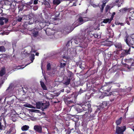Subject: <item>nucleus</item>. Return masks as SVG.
<instances>
[{
	"instance_id": "1",
	"label": "nucleus",
	"mask_w": 134,
	"mask_h": 134,
	"mask_svg": "<svg viewBox=\"0 0 134 134\" xmlns=\"http://www.w3.org/2000/svg\"><path fill=\"white\" fill-rule=\"evenodd\" d=\"M91 100L89 97L87 98L85 102H83L81 104V107L83 110H88V112H91L92 109L91 107V104H90Z\"/></svg>"
},
{
	"instance_id": "2",
	"label": "nucleus",
	"mask_w": 134,
	"mask_h": 134,
	"mask_svg": "<svg viewBox=\"0 0 134 134\" xmlns=\"http://www.w3.org/2000/svg\"><path fill=\"white\" fill-rule=\"evenodd\" d=\"M36 24L35 25V27L36 29L40 30L48 24L47 22L45 20L42 19V20L39 19L36 20L35 21Z\"/></svg>"
},
{
	"instance_id": "3",
	"label": "nucleus",
	"mask_w": 134,
	"mask_h": 134,
	"mask_svg": "<svg viewBox=\"0 0 134 134\" xmlns=\"http://www.w3.org/2000/svg\"><path fill=\"white\" fill-rule=\"evenodd\" d=\"M124 41L129 47H131L133 48H134L133 44L134 41L133 39L131 37H129L128 34L126 35L125 37Z\"/></svg>"
},
{
	"instance_id": "4",
	"label": "nucleus",
	"mask_w": 134,
	"mask_h": 134,
	"mask_svg": "<svg viewBox=\"0 0 134 134\" xmlns=\"http://www.w3.org/2000/svg\"><path fill=\"white\" fill-rule=\"evenodd\" d=\"M126 129V127L125 126L119 127L116 126V133L117 134H124V132Z\"/></svg>"
},
{
	"instance_id": "5",
	"label": "nucleus",
	"mask_w": 134,
	"mask_h": 134,
	"mask_svg": "<svg viewBox=\"0 0 134 134\" xmlns=\"http://www.w3.org/2000/svg\"><path fill=\"white\" fill-rule=\"evenodd\" d=\"M113 81L109 82L106 84L104 85L101 87V89L104 91L109 92L110 90L111 86L109 85L110 84L113 83Z\"/></svg>"
},
{
	"instance_id": "6",
	"label": "nucleus",
	"mask_w": 134,
	"mask_h": 134,
	"mask_svg": "<svg viewBox=\"0 0 134 134\" xmlns=\"http://www.w3.org/2000/svg\"><path fill=\"white\" fill-rule=\"evenodd\" d=\"M122 53L121 54L120 57L121 58L123 57L128 54H130V52L131 51V48L129 47L126 49H122Z\"/></svg>"
},
{
	"instance_id": "7",
	"label": "nucleus",
	"mask_w": 134,
	"mask_h": 134,
	"mask_svg": "<svg viewBox=\"0 0 134 134\" xmlns=\"http://www.w3.org/2000/svg\"><path fill=\"white\" fill-rule=\"evenodd\" d=\"M82 37L80 38L79 37L77 38H76V39H71V43L72 42H74L75 44H80V43H82L85 39V37L83 35H82Z\"/></svg>"
},
{
	"instance_id": "8",
	"label": "nucleus",
	"mask_w": 134,
	"mask_h": 134,
	"mask_svg": "<svg viewBox=\"0 0 134 134\" xmlns=\"http://www.w3.org/2000/svg\"><path fill=\"white\" fill-rule=\"evenodd\" d=\"M63 58L65 59H66V61H65L63 59H62L60 63V68H63L64 69L65 68V66L66 65V64L67 62V60L69 58L68 56H63Z\"/></svg>"
},
{
	"instance_id": "9",
	"label": "nucleus",
	"mask_w": 134,
	"mask_h": 134,
	"mask_svg": "<svg viewBox=\"0 0 134 134\" xmlns=\"http://www.w3.org/2000/svg\"><path fill=\"white\" fill-rule=\"evenodd\" d=\"M72 100H69L66 98H64V102L69 107H71L74 106L73 104L74 103V102Z\"/></svg>"
},
{
	"instance_id": "10",
	"label": "nucleus",
	"mask_w": 134,
	"mask_h": 134,
	"mask_svg": "<svg viewBox=\"0 0 134 134\" xmlns=\"http://www.w3.org/2000/svg\"><path fill=\"white\" fill-rule=\"evenodd\" d=\"M34 129L36 132L40 133H41L42 132V127L40 125H35L34 126Z\"/></svg>"
},
{
	"instance_id": "11",
	"label": "nucleus",
	"mask_w": 134,
	"mask_h": 134,
	"mask_svg": "<svg viewBox=\"0 0 134 134\" xmlns=\"http://www.w3.org/2000/svg\"><path fill=\"white\" fill-rule=\"evenodd\" d=\"M66 79H65L64 81V84L67 86L69 85L70 82L71 81L72 78H70L69 77H66Z\"/></svg>"
},
{
	"instance_id": "12",
	"label": "nucleus",
	"mask_w": 134,
	"mask_h": 134,
	"mask_svg": "<svg viewBox=\"0 0 134 134\" xmlns=\"http://www.w3.org/2000/svg\"><path fill=\"white\" fill-rule=\"evenodd\" d=\"M76 97L77 96H76L75 94L74 93H73L71 95H69L68 96L64 98H66L68 99H71L72 100H75L76 99Z\"/></svg>"
},
{
	"instance_id": "13",
	"label": "nucleus",
	"mask_w": 134,
	"mask_h": 134,
	"mask_svg": "<svg viewBox=\"0 0 134 134\" xmlns=\"http://www.w3.org/2000/svg\"><path fill=\"white\" fill-rule=\"evenodd\" d=\"M49 105V103H42V109L43 111H44V110L46 109Z\"/></svg>"
},
{
	"instance_id": "14",
	"label": "nucleus",
	"mask_w": 134,
	"mask_h": 134,
	"mask_svg": "<svg viewBox=\"0 0 134 134\" xmlns=\"http://www.w3.org/2000/svg\"><path fill=\"white\" fill-rule=\"evenodd\" d=\"M3 1L5 5L11 6L13 2L12 0H3Z\"/></svg>"
},
{
	"instance_id": "15",
	"label": "nucleus",
	"mask_w": 134,
	"mask_h": 134,
	"mask_svg": "<svg viewBox=\"0 0 134 134\" xmlns=\"http://www.w3.org/2000/svg\"><path fill=\"white\" fill-rule=\"evenodd\" d=\"M108 103L106 101H104L103 102L102 104L100 105V107L102 108H105V109L108 108Z\"/></svg>"
},
{
	"instance_id": "16",
	"label": "nucleus",
	"mask_w": 134,
	"mask_h": 134,
	"mask_svg": "<svg viewBox=\"0 0 134 134\" xmlns=\"http://www.w3.org/2000/svg\"><path fill=\"white\" fill-rule=\"evenodd\" d=\"M122 119V117H121L118 119L116 120L115 122L116 126H118L119 125H120L121 124Z\"/></svg>"
},
{
	"instance_id": "17",
	"label": "nucleus",
	"mask_w": 134,
	"mask_h": 134,
	"mask_svg": "<svg viewBox=\"0 0 134 134\" xmlns=\"http://www.w3.org/2000/svg\"><path fill=\"white\" fill-rule=\"evenodd\" d=\"M41 86L43 90H47V88L44 84V83L42 81H40Z\"/></svg>"
},
{
	"instance_id": "18",
	"label": "nucleus",
	"mask_w": 134,
	"mask_h": 134,
	"mask_svg": "<svg viewBox=\"0 0 134 134\" xmlns=\"http://www.w3.org/2000/svg\"><path fill=\"white\" fill-rule=\"evenodd\" d=\"M115 47L119 49V50H121L122 48V46L120 43H117L115 44Z\"/></svg>"
},
{
	"instance_id": "19",
	"label": "nucleus",
	"mask_w": 134,
	"mask_h": 134,
	"mask_svg": "<svg viewBox=\"0 0 134 134\" xmlns=\"http://www.w3.org/2000/svg\"><path fill=\"white\" fill-rule=\"evenodd\" d=\"M29 128V126L25 125L22 126L21 127V130L23 131H27Z\"/></svg>"
},
{
	"instance_id": "20",
	"label": "nucleus",
	"mask_w": 134,
	"mask_h": 134,
	"mask_svg": "<svg viewBox=\"0 0 134 134\" xmlns=\"http://www.w3.org/2000/svg\"><path fill=\"white\" fill-rule=\"evenodd\" d=\"M49 3L50 2L49 1H47L46 0H45L44 1V4L48 8H50L51 7V5Z\"/></svg>"
},
{
	"instance_id": "21",
	"label": "nucleus",
	"mask_w": 134,
	"mask_h": 134,
	"mask_svg": "<svg viewBox=\"0 0 134 134\" xmlns=\"http://www.w3.org/2000/svg\"><path fill=\"white\" fill-rule=\"evenodd\" d=\"M42 103H41L40 102H36V107L37 108L40 109L41 108H42Z\"/></svg>"
},
{
	"instance_id": "22",
	"label": "nucleus",
	"mask_w": 134,
	"mask_h": 134,
	"mask_svg": "<svg viewBox=\"0 0 134 134\" xmlns=\"http://www.w3.org/2000/svg\"><path fill=\"white\" fill-rule=\"evenodd\" d=\"M5 69L4 68H2L0 71V76H2L5 73Z\"/></svg>"
},
{
	"instance_id": "23",
	"label": "nucleus",
	"mask_w": 134,
	"mask_h": 134,
	"mask_svg": "<svg viewBox=\"0 0 134 134\" xmlns=\"http://www.w3.org/2000/svg\"><path fill=\"white\" fill-rule=\"evenodd\" d=\"M32 34L33 36L34 37H36L38 35V31H35L34 30Z\"/></svg>"
},
{
	"instance_id": "24",
	"label": "nucleus",
	"mask_w": 134,
	"mask_h": 134,
	"mask_svg": "<svg viewBox=\"0 0 134 134\" xmlns=\"http://www.w3.org/2000/svg\"><path fill=\"white\" fill-rule=\"evenodd\" d=\"M67 72L68 77H69L70 78H72L71 77L73 75L71 71L68 70H67Z\"/></svg>"
},
{
	"instance_id": "25",
	"label": "nucleus",
	"mask_w": 134,
	"mask_h": 134,
	"mask_svg": "<svg viewBox=\"0 0 134 134\" xmlns=\"http://www.w3.org/2000/svg\"><path fill=\"white\" fill-rule=\"evenodd\" d=\"M61 2L60 0H54L53 1V3L55 5H58Z\"/></svg>"
},
{
	"instance_id": "26",
	"label": "nucleus",
	"mask_w": 134,
	"mask_h": 134,
	"mask_svg": "<svg viewBox=\"0 0 134 134\" xmlns=\"http://www.w3.org/2000/svg\"><path fill=\"white\" fill-rule=\"evenodd\" d=\"M36 20H34L33 18L31 19L29 21V25H31L33 24H36V23H35V21H36Z\"/></svg>"
},
{
	"instance_id": "27",
	"label": "nucleus",
	"mask_w": 134,
	"mask_h": 134,
	"mask_svg": "<svg viewBox=\"0 0 134 134\" xmlns=\"http://www.w3.org/2000/svg\"><path fill=\"white\" fill-rule=\"evenodd\" d=\"M6 51V49L3 46H0V52H4Z\"/></svg>"
},
{
	"instance_id": "28",
	"label": "nucleus",
	"mask_w": 134,
	"mask_h": 134,
	"mask_svg": "<svg viewBox=\"0 0 134 134\" xmlns=\"http://www.w3.org/2000/svg\"><path fill=\"white\" fill-rule=\"evenodd\" d=\"M81 47L82 48H85L87 47L88 45L87 43H86L84 42V43H81Z\"/></svg>"
},
{
	"instance_id": "29",
	"label": "nucleus",
	"mask_w": 134,
	"mask_h": 134,
	"mask_svg": "<svg viewBox=\"0 0 134 134\" xmlns=\"http://www.w3.org/2000/svg\"><path fill=\"white\" fill-rule=\"evenodd\" d=\"M110 20L108 18H106L104 19L103 20L102 22V23H110L111 22H109Z\"/></svg>"
},
{
	"instance_id": "30",
	"label": "nucleus",
	"mask_w": 134,
	"mask_h": 134,
	"mask_svg": "<svg viewBox=\"0 0 134 134\" xmlns=\"http://www.w3.org/2000/svg\"><path fill=\"white\" fill-rule=\"evenodd\" d=\"M106 2L103 3V4L101 5V8H100V11L101 12H102L104 7L105 5Z\"/></svg>"
},
{
	"instance_id": "31",
	"label": "nucleus",
	"mask_w": 134,
	"mask_h": 134,
	"mask_svg": "<svg viewBox=\"0 0 134 134\" xmlns=\"http://www.w3.org/2000/svg\"><path fill=\"white\" fill-rule=\"evenodd\" d=\"M7 55L6 54H0V58H7Z\"/></svg>"
},
{
	"instance_id": "32",
	"label": "nucleus",
	"mask_w": 134,
	"mask_h": 134,
	"mask_svg": "<svg viewBox=\"0 0 134 134\" xmlns=\"http://www.w3.org/2000/svg\"><path fill=\"white\" fill-rule=\"evenodd\" d=\"M4 17H2L0 18V25H3L4 22L3 21V20L4 19Z\"/></svg>"
},
{
	"instance_id": "33",
	"label": "nucleus",
	"mask_w": 134,
	"mask_h": 134,
	"mask_svg": "<svg viewBox=\"0 0 134 134\" xmlns=\"http://www.w3.org/2000/svg\"><path fill=\"white\" fill-rule=\"evenodd\" d=\"M35 59V55L34 54H31L30 56V59L32 62Z\"/></svg>"
},
{
	"instance_id": "34",
	"label": "nucleus",
	"mask_w": 134,
	"mask_h": 134,
	"mask_svg": "<svg viewBox=\"0 0 134 134\" xmlns=\"http://www.w3.org/2000/svg\"><path fill=\"white\" fill-rule=\"evenodd\" d=\"M109 94L110 95H113V96H115L117 95L118 93L116 91H113L112 92H110Z\"/></svg>"
},
{
	"instance_id": "35",
	"label": "nucleus",
	"mask_w": 134,
	"mask_h": 134,
	"mask_svg": "<svg viewBox=\"0 0 134 134\" xmlns=\"http://www.w3.org/2000/svg\"><path fill=\"white\" fill-rule=\"evenodd\" d=\"M72 130H73V129H69L68 130H65V131L66 132V134H70L71 132V131Z\"/></svg>"
},
{
	"instance_id": "36",
	"label": "nucleus",
	"mask_w": 134,
	"mask_h": 134,
	"mask_svg": "<svg viewBox=\"0 0 134 134\" xmlns=\"http://www.w3.org/2000/svg\"><path fill=\"white\" fill-rule=\"evenodd\" d=\"M78 21L81 23H83V22H84L85 21H84V20L83 19V18L81 17H80L78 19Z\"/></svg>"
},
{
	"instance_id": "37",
	"label": "nucleus",
	"mask_w": 134,
	"mask_h": 134,
	"mask_svg": "<svg viewBox=\"0 0 134 134\" xmlns=\"http://www.w3.org/2000/svg\"><path fill=\"white\" fill-rule=\"evenodd\" d=\"M69 27H66L64 28V32L65 33V32H68V33H69L70 32H69Z\"/></svg>"
},
{
	"instance_id": "38",
	"label": "nucleus",
	"mask_w": 134,
	"mask_h": 134,
	"mask_svg": "<svg viewBox=\"0 0 134 134\" xmlns=\"http://www.w3.org/2000/svg\"><path fill=\"white\" fill-rule=\"evenodd\" d=\"M51 69V66L49 63H48L47 65V70H50Z\"/></svg>"
},
{
	"instance_id": "39",
	"label": "nucleus",
	"mask_w": 134,
	"mask_h": 134,
	"mask_svg": "<svg viewBox=\"0 0 134 134\" xmlns=\"http://www.w3.org/2000/svg\"><path fill=\"white\" fill-rule=\"evenodd\" d=\"M82 109H80L79 108H76V110L79 113H80L82 111Z\"/></svg>"
},
{
	"instance_id": "40",
	"label": "nucleus",
	"mask_w": 134,
	"mask_h": 134,
	"mask_svg": "<svg viewBox=\"0 0 134 134\" xmlns=\"http://www.w3.org/2000/svg\"><path fill=\"white\" fill-rule=\"evenodd\" d=\"M24 106L25 107L30 108H32V105L30 104H25L24 105Z\"/></svg>"
},
{
	"instance_id": "41",
	"label": "nucleus",
	"mask_w": 134,
	"mask_h": 134,
	"mask_svg": "<svg viewBox=\"0 0 134 134\" xmlns=\"http://www.w3.org/2000/svg\"><path fill=\"white\" fill-rule=\"evenodd\" d=\"M129 19L130 20H134V13H133L131 16L129 17Z\"/></svg>"
},
{
	"instance_id": "42",
	"label": "nucleus",
	"mask_w": 134,
	"mask_h": 134,
	"mask_svg": "<svg viewBox=\"0 0 134 134\" xmlns=\"http://www.w3.org/2000/svg\"><path fill=\"white\" fill-rule=\"evenodd\" d=\"M4 19H3V20H4V21L5 22V23H6L8 21V18H5L4 17Z\"/></svg>"
},
{
	"instance_id": "43",
	"label": "nucleus",
	"mask_w": 134,
	"mask_h": 134,
	"mask_svg": "<svg viewBox=\"0 0 134 134\" xmlns=\"http://www.w3.org/2000/svg\"><path fill=\"white\" fill-rule=\"evenodd\" d=\"M79 67L81 68V69L83 70L85 69V67L84 66H82V64L81 63L79 65Z\"/></svg>"
},
{
	"instance_id": "44",
	"label": "nucleus",
	"mask_w": 134,
	"mask_h": 134,
	"mask_svg": "<svg viewBox=\"0 0 134 134\" xmlns=\"http://www.w3.org/2000/svg\"><path fill=\"white\" fill-rule=\"evenodd\" d=\"M4 127V126L2 125V123L0 121V130H2L3 129V127Z\"/></svg>"
},
{
	"instance_id": "45",
	"label": "nucleus",
	"mask_w": 134,
	"mask_h": 134,
	"mask_svg": "<svg viewBox=\"0 0 134 134\" xmlns=\"http://www.w3.org/2000/svg\"><path fill=\"white\" fill-rule=\"evenodd\" d=\"M71 49L70 48H69L66 51V52H67V55H68V54H70L71 52Z\"/></svg>"
},
{
	"instance_id": "46",
	"label": "nucleus",
	"mask_w": 134,
	"mask_h": 134,
	"mask_svg": "<svg viewBox=\"0 0 134 134\" xmlns=\"http://www.w3.org/2000/svg\"><path fill=\"white\" fill-rule=\"evenodd\" d=\"M98 78V75H97L94 77L93 78V80H97Z\"/></svg>"
},
{
	"instance_id": "47",
	"label": "nucleus",
	"mask_w": 134,
	"mask_h": 134,
	"mask_svg": "<svg viewBox=\"0 0 134 134\" xmlns=\"http://www.w3.org/2000/svg\"><path fill=\"white\" fill-rule=\"evenodd\" d=\"M31 111L32 112H38V111H39L38 110H36L34 109H31Z\"/></svg>"
},
{
	"instance_id": "48",
	"label": "nucleus",
	"mask_w": 134,
	"mask_h": 134,
	"mask_svg": "<svg viewBox=\"0 0 134 134\" xmlns=\"http://www.w3.org/2000/svg\"><path fill=\"white\" fill-rule=\"evenodd\" d=\"M22 19V18L21 17H19L17 19H16V20L17 21L19 22H20L21 21Z\"/></svg>"
},
{
	"instance_id": "49",
	"label": "nucleus",
	"mask_w": 134,
	"mask_h": 134,
	"mask_svg": "<svg viewBox=\"0 0 134 134\" xmlns=\"http://www.w3.org/2000/svg\"><path fill=\"white\" fill-rule=\"evenodd\" d=\"M71 42V40H70L69 41H68L67 44H66V46H69V43H70Z\"/></svg>"
},
{
	"instance_id": "50",
	"label": "nucleus",
	"mask_w": 134,
	"mask_h": 134,
	"mask_svg": "<svg viewBox=\"0 0 134 134\" xmlns=\"http://www.w3.org/2000/svg\"><path fill=\"white\" fill-rule=\"evenodd\" d=\"M110 8V7L109 5H107L106 7L105 8V11L107 12L108 10Z\"/></svg>"
},
{
	"instance_id": "51",
	"label": "nucleus",
	"mask_w": 134,
	"mask_h": 134,
	"mask_svg": "<svg viewBox=\"0 0 134 134\" xmlns=\"http://www.w3.org/2000/svg\"><path fill=\"white\" fill-rule=\"evenodd\" d=\"M38 0H34V4L36 5L38 3Z\"/></svg>"
},
{
	"instance_id": "52",
	"label": "nucleus",
	"mask_w": 134,
	"mask_h": 134,
	"mask_svg": "<svg viewBox=\"0 0 134 134\" xmlns=\"http://www.w3.org/2000/svg\"><path fill=\"white\" fill-rule=\"evenodd\" d=\"M93 35L95 38H97L98 36V35L97 34H93Z\"/></svg>"
},
{
	"instance_id": "53",
	"label": "nucleus",
	"mask_w": 134,
	"mask_h": 134,
	"mask_svg": "<svg viewBox=\"0 0 134 134\" xmlns=\"http://www.w3.org/2000/svg\"><path fill=\"white\" fill-rule=\"evenodd\" d=\"M84 92V91L83 90H81V88L79 91V92L78 94H80L81 93H83Z\"/></svg>"
},
{
	"instance_id": "54",
	"label": "nucleus",
	"mask_w": 134,
	"mask_h": 134,
	"mask_svg": "<svg viewBox=\"0 0 134 134\" xmlns=\"http://www.w3.org/2000/svg\"><path fill=\"white\" fill-rule=\"evenodd\" d=\"M33 3V0H31V1L28 4L31 5Z\"/></svg>"
},
{
	"instance_id": "55",
	"label": "nucleus",
	"mask_w": 134,
	"mask_h": 134,
	"mask_svg": "<svg viewBox=\"0 0 134 134\" xmlns=\"http://www.w3.org/2000/svg\"><path fill=\"white\" fill-rule=\"evenodd\" d=\"M54 130L56 132H58V129L57 127H55L54 129Z\"/></svg>"
},
{
	"instance_id": "56",
	"label": "nucleus",
	"mask_w": 134,
	"mask_h": 134,
	"mask_svg": "<svg viewBox=\"0 0 134 134\" xmlns=\"http://www.w3.org/2000/svg\"><path fill=\"white\" fill-rule=\"evenodd\" d=\"M131 68L134 69V63H132L131 66Z\"/></svg>"
},
{
	"instance_id": "57",
	"label": "nucleus",
	"mask_w": 134,
	"mask_h": 134,
	"mask_svg": "<svg viewBox=\"0 0 134 134\" xmlns=\"http://www.w3.org/2000/svg\"><path fill=\"white\" fill-rule=\"evenodd\" d=\"M114 16H113L112 15L111 16V18L109 19L110 20V21L109 22H111V21L113 20V17H114Z\"/></svg>"
},
{
	"instance_id": "58",
	"label": "nucleus",
	"mask_w": 134,
	"mask_h": 134,
	"mask_svg": "<svg viewBox=\"0 0 134 134\" xmlns=\"http://www.w3.org/2000/svg\"><path fill=\"white\" fill-rule=\"evenodd\" d=\"M45 32H46V34H47V35H52V34L51 33H50V34L48 33H47V31L46 30L45 31Z\"/></svg>"
},
{
	"instance_id": "59",
	"label": "nucleus",
	"mask_w": 134,
	"mask_h": 134,
	"mask_svg": "<svg viewBox=\"0 0 134 134\" xmlns=\"http://www.w3.org/2000/svg\"><path fill=\"white\" fill-rule=\"evenodd\" d=\"M115 24L116 25H121L122 24V23H118V22H117V23H116V22H115Z\"/></svg>"
},
{
	"instance_id": "60",
	"label": "nucleus",
	"mask_w": 134,
	"mask_h": 134,
	"mask_svg": "<svg viewBox=\"0 0 134 134\" xmlns=\"http://www.w3.org/2000/svg\"><path fill=\"white\" fill-rule=\"evenodd\" d=\"M104 96L103 95H101V96L99 97V98L100 99H102L104 97Z\"/></svg>"
},
{
	"instance_id": "61",
	"label": "nucleus",
	"mask_w": 134,
	"mask_h": 134,
	"mask_svg": "<svg viewBox=\"0 0 134 134\" xmlns=\"http://www.w3.org/2000/svg\"><path fill=\"white\" fill-rule=\"evenodd\" d=\"M7 133H8V134H11L10 131L9 130L7 131Z\"/></svg>"
},
{
	"instance_id": "62",
	"label": "nucleus",
	"mask_w": 134,
	"mask_h": 134,
	"mask_svg": "<svg viewBox=\"0 0 134 134\" xmlns=\"http://www.w3.org/2000/svg\"><path fill=\"white\" fill-rule=\"evenodd\" d=\"M123 10L124 11L126 12L127 10V9L126 8H124L123 9Z\"/></svg>"
},
{
	"instance_id": "63",
	"label": "nucleus",
	"mask_w": 134,
	"mask_h": 134,
	"mask_svg": "<svg viewBox=\"0 0 134 134\" xmlns=\"http://www.w3.org/2000/svg\"><path fill=\"white\" fill-rule=\"evenodd\" d=\"M3 120H4V125H5V126H6V122L5 121V120H4V119H3Z\"/></svg>"
},
{
	"instance_id": "64",
	"label": "nucleus",
	"mask_w": 134,
	"mask_h": 134,
	"mask_svg": "<svg viewBox=\"0 0 134 134\" xmlns=\"http://www.w3.org/2000/svg\"><path fill=\"white\" fill-rule=\"evenodd\" d=\"M126 23H127V24H128V25H130V24L129 22V21H126Z\"/></svg>"
}]
</instances>
